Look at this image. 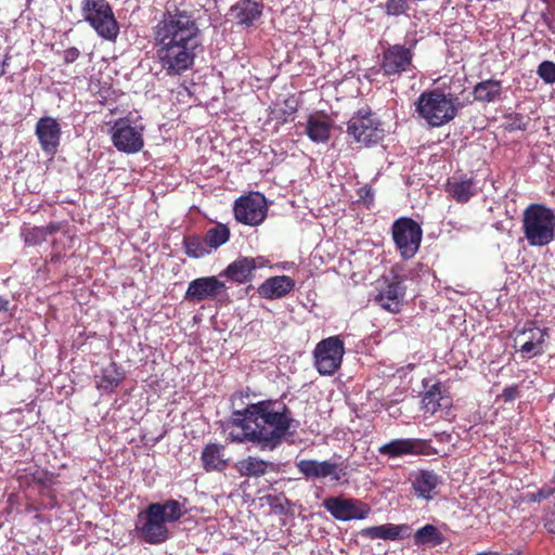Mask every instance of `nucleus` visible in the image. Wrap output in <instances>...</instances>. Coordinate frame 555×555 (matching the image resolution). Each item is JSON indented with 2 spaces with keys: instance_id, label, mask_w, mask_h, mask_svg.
I'll return each instance as SVG.
<instances>
[{
  "instance_id": "obj_24",
  "label": "nucleus",
  "mask_w": 555,
  "mask_h": 555,
  "mask_svg": "<svg viewBox=\"0 0 555 555\" xmlns=\"http://www.w3.org/2000/svg\"><path fill=\"white\" fill-rule=\"evenodd\" d=\"M450 405L451 400L442 395L438 384L433 385L422 398V408L430 415L441 412V416H448Z\"/></svg>"
},
{
  "instance_id": "obj_1",
  "label": "nucleus",
  "mask_w": 555,
  "mask_h": 555,
  "mask_svg": "<svg viewBox=\"0 0 555 555\" xmlns=\"http://www.w3.org/2000/svg\"><path fill=\"white\" fill-rule=\"evenodd\" d=\"M294 420L281 401L264 400L235 411L224 426L227 439L232 442H253L261 450H273L289 434Z\"/></svg>"
},
{
  "instance_id": "obj_12",
  "label": "nucleus",
  "mask_w": 555,
  "mask_h": 555,
  "mask_svg": "<svg viewBox=\"0 0 555 555\" xmlns=\"http://www.w3.org/2000/svg\"><path fill=\"white\" fill-rule=\"evenodd\" d=\"M323 506L331 515L341 521L352 519H364L371 513V507L356 499H346L343 496H331L324 500Z\"/></svg>"
},
{
  "instance_id": "obj_10",
  "label": "nucleus",
  "mask_w": 555,
  "mask_h": 555,
  "mask_svg": "<svg viewBox=\"0 0 555 555\" xmlns=\"http://www.w3.org/2000/svg\"><path fill=\"white\" fill-rule=\"evenodd\" d=\"M114 146L127 154L142 150L144 145L143 128L133 125L128 118H120L114 122L109 130Z\"/></svg>"
},
{
  "instance_id": "obj_41",
  "label": "nucleus",
  "mask_w": 555,
  "mask_h": 555,
  "mask_svg": "<svg viewBox=\"0 0 555 555\" xmlns=\"http://www.w3.org/2000/svg\"><path fill=\"white\" fill-rule=\"evenodd\" d=\"M546 496H547V493H544L543 491H539V492L537 493V495L534 496V500H535V501H537V500H538V501H540V500H542V499H545Z\"/></svg>"
},
{
  "instance_id": "obj_17",
  "label": "nucleus",
  "mask_w": 555,
  "mask_h": 555,
  "mask_svg": "<svg viewBox=\"0 0 555 555\" xmlns=\"http://www.w3.org/2000/svg\"><path fill=\"white\" fill-rule=\"evenodd\" d=\"M61 126L53 117H41L36 125V135L46 154L54 155L61 140Z\"/></svg>"
},
{
  "instance_id": "obj_29",
  "label": "nucleus",
  "mask_w": 555,
  "mask_h": 555,
  "mask_svg": "<svg viewBox=\"0 0 555 555\" xmlns=\"http://www.w3.org/2000/svg\"><path fill=\"white\" fill-rule=\"evenodd\" d=\"M202 463L207 472L222 470L228 464L224 457V447L217 443L207 444L202 451Z\"/></svg>"
},
{
  "instance_id": "obj_19",
  "label": "nucleus",
  "mask_w": 555,
  "mask_h": 555,
  "mask_svg": "<svg viewBox=\"0 0 555 555\" xmlns=\"http://www.w3.org/2000/svg\"><path fill=\"white\" fill-rule=\"evenodd\" d=\"M266 259L262 257H240L220 274L237 283L248 282L257 268L266 267Z\"/></svg>"
},
{
  "instance_id": "obj_6",
  "label": "nucleus",
  "mask_w": 555,
  "mask_h": 555,
  "mask_svg": "<svg viewBox=\"0 0 555 555\" xmlns=\"http://www.w3.org/2000/svg\"><path fill=\"white\" fill-rule=\"evenodd\" d=\"M83 21L106 39L115 40L119 34V25L113 10L106 0H82L80 4Z\"/></svg>"
},
{
  "instance_id": "obj_7",
  "label": "nucleus",
  "mask_w": 555,
  "mask_h": 555,
  "mask_svg": "<svg viewBox=\"0 0 555 555\" xmlns=\"http://www.w3.org/2000/svg\"><path fill=\"white\" fill-rule=\"evenodd\" d=\"M345 345L339 336H331L317 344L314 366L321 375H333L341 365Z\"/></svg>"
},
{
  "instance_id": "obj_4",
  "label": "nucleus",
  "mask_w": 555,
  "mask_h": 555,
  "mask_svg": "<svg viewBox=\"0 0 555 555\" xmlns=\"http://www.w3.org/2000/svg\"><path fill=\"white\" fill-rule=\"evenodd\" d=\"M462 105L459 98L438 89L424 91L415 102V112L429 127L438 128L453 120Z\"/></svg>"
},
{
  "instance_id": "obj_39",
  "label": "nucleus",
  "mask_w": 555,
  "mask_h": 555,
  "mask_svg": "<svg viewBox=\"0 0 555 555\" xmlns=\"http://www.w3.org/2000/svg\"><path fill=\"white\" fill-rule=\"evenodd\" d=\"M516 390L513 388H507L503 391V397L505 400H512L515 397Z\"/></svg>"
},
{
  "instance_id": "obj_15",
  "label": "nucleus",
  "mask_w": 555,
  "mask_h": 555,
  "mask_svg": "<svg viewBox=\"0 0 555 555\" xmlns=\"http://www.w3.org/2000/svg\"><path fill=\"white\" fill-rule=\"evenodd\" d=\"M413 52L401 44L390 46L384 51L382 69L386 76L399 75L412 67Z\"/></svg>"
},
{
  "instance_id": "obj_23",
  "label": "nucleus",
  "mask_w": 555,
  "mask_h": 555,
  "mask_svg": "<svg viewBox=\"0 0 555 555\" xmlns=\"http://www.w3.org/2000/svg\"><path fill=\"white\" fill-rule=\"evenodd\" d=\"M360 534L370 540H399L410 535L408 525L385 524L380 526L367 527L361 530Z\"/></svg>"
},
{
  "instance_id": "obj_40",
  "label": "nucleus",
  "mask_w": 555,
  "mask_h": 555,
  "mask_svg": "<svg viewBox=\"0 0 555 555\" xmlns=\"http://www.w3.org/2000/svg\"><path fill=\"white\" fill-rule=\"evenodd\" d=\"M9 309V300L2 296H0V312L8 311Z\"/></svg>"
},
{
  "instance_id": "obj_8",
  "label": "nucleus",
  "mask_w": 555,
  "mask_h": 555,
  "mask_svg": "<svg viewBox=\"0 0 555 555\" xmlns=\"http://www.w3.org/2000/svg\"><path fill=\"white\" fill-rule=\"evenodd\" d=\"M422 229L411 218H399L392 224V237L400 255L412 258L418 250L422 241Z\"/></svg>"
},
{
  "instance_id": "obj_22",
  "label": "nucleus",
  "mask_w": 555,
  "mask_h": 555,
  "mask_svg": "<svg viewBox=\"0 0 555 555\" xmlns=\"http://www.w3.org/2000/svg\"><path fill=\"white\" fill-rule=\"evenodd\" d=\"M305 133L314 143H325L328 141L333 120L324 114H312L304 125Z\"/></svg>"
},
{
  "instance_id": "obj_30",
  "label": "nucleus",
  "mask_w": 555,
  "mask_h": 555,
  "mask_svg": "<svg viewBox=\"0 0 555 555\" xmlns=\"http://www.w3.org/2000/svg\"><path fill=\"white\" fill-rule=\"evenodd\" d=\"M412 486L417 496L430 500L436 493L438 476L433 472L422 470L414 476Z\"/></svg>"
},
{
  "instance_id": "obj_3",
  "label": "nucleus",
  "mask_w": 555,
  "mask_h": 555,
  "mask_svg": "<svg viewBox=\"0 0 555 555\" xmlns=\"http://www.w3.org/2000/svg\"><path fill=\"white\" fill-rule=\"evenodd\" d=\"M184 514L183 505L177 500L151 503L138 514L134 530L143 542L162 544L171 538L170 527Z\"/></svg>"
},
{
  "instance_id": "obj_36",
  "label": "nucleus",
  "mask_w": 555,
  "mask_h": 555,
  "mask_svg": "<svg viewBox=\"0 0 555 555\" xmlns=\"http://www.w3.org/2000/svg\"><path fill=\"white\" fill-rule=\"evenodd\" d=\"M409 10V0H388L385 5V12L389 16L404 14Z\"/></svg>"
},
{
  "instance_id": "obj_5",
  "label": "nucleus",
  "mask_w": 555,
  "mask_h": 555,
  "mask_svg": "<svg viewBox=\"0 0 555 555\" xmlns=\"http://www.w3.org/2000/svg\"><path fill=\"white\" fill-rule=\"evenodd\" d=\"M522 231L530 246L542 247L555 238V214L552 209L532 204L522 216Z\"/></svg>"
},
{
  "instance_id": "obj_20",
  "label": "nucleus",
  "mask_w": 555,
  "mask_h": 555,
  "mask_svg": "<svg viewBox=\"0 0 555 555\" xmlns=\"http://www.w3.org/2000/svg\"><path fill=\"white\" fill-rule=\"evenodd\" d=\"M262 4L253 0H241L232 5L229 12L230 18L241 27H251L262 15Z\"/></svg>"
},
{
  "instance_id": "obj_9",
  "label": "nucleus",
  "mask_w": 555,
  "mask_h": 555,
  "mask_svg": "<svg viewBox=\"0 0 555 555\" xmlns=\"http://www.w3.org/2000/svg\"><path fill=\"white\" fill-rule=\"evenodd\" d=\"M347 132L354 141L365 145L376 144L384 138V129L371 112L359 111L348 121Z\"/></svg>"
},
{
  "instance_id": "obj_31",
  "label": "nucleus",
  "mask_w": 555,
  "mask_h": 555,
  "mask_svg": "<svg viewBox=\"0 0 555 555\" xmlns=\"http://www.w3.org/2000/svg\"><path fill=\"white\" fill-rule=\"evenodd\" d=\"M501 89V82L498 80L489 79L481 81L474 88L475 100L493 102L500 95Z\"/></svg>"
},
{
  "instance_id": "obj_28",
  "label": "nucleus",
  "mask_w": 555,
  "mask_h": 555,
  "mask_svg": "<svg viewBox=\"0 0 555 555\" xmlns=\"http://www.w3.org/2000/svg\"><path fill=\"white\" fill-rule=\"evenodd\" d=\"M236 469L241 476L258 478L273 472L275 465L255 456H247L236 463Z\"/></svg>"
},
{
  "instance_id": "obj_33",
  "label": "nucleus",
  "mask_w": 555,
  "mask_h": 555,
  "mask_svg": "<svg viewBox=\"0 0 555 555\" xmlns=\"http://www.w3.org/2000/svg\"><path fill=\"white\" fill-rule=\"evenodd\" d=\"M414 538H415V542L417 544L439 545L443 541V538H442L441 533L433 525H426V526L420 528L415 532Z\"/></svg>"
},
{
  "instance_id": "obj_14",
  "label": "nucleus",
  "mask_w": 555,
  "mask_h": 555,
  "mask_svg": "<svg viewBox=\"0 0 555 555\" xmlns=\"http://www.w3.org/2000/svg\"><path fill=\"white\" fill-rule=\"evenodd\" d=\"M547 337L546 328L529 324L516 332L515 346L525 358L531 359L544 352Z\"/></svg>"
},
{
  "instance_id": "obj_16",
  "label": "nucleus",
  "mask_w": 555,
  "mask_h": 555,
  "mask_svg": "<svg viewBox=\"0 0 555 555\" xmlns=\"http://www.w3.org/2000/svg\"><path fill=\"white\" fill-rule=\"evenodd\" d=\"M297 468L307 478L330 477L338 482L346 476L345 467L332 461L301 460L297 463Z\"/></svg>"
},
{
  "instance_id": "obj_42",
  "label": "nucleus",
  "mask_w": 555,
  "mask_h": 555,
  "mask_svg": "<svg viewBox=\"0 0 555 555\" xmlns=\"http://www.w3.org/2000/svg\"><path fill=\"white\" fill-rule=\"evenodd\" d=\"M369 194H370V190H365L364 195H369Z\"/></svg>"
},
{
  "instance_id": "obj_32",
  "label": "nucleus",
  "mask_w": 555,
  "mask_h": 555,
  "mask_svg": "<svg viewBox=\"0 0 555 555\" xmlns=\"http://www.w3.org/2000/svg\"><path fill=\"white\" fill-rule=\"evenodd\" d=\"M185 253L192 258H202L211 253V249L205 237L202 240L197 236L189 237L184 241Z\"/></svg>"
},
{
  "instance_id": "obj_18",
  "label": "nucleus",
  "mask_w": 555,
  "mask_h": 555,
  "mask_svg": "<svg viewBox=\"0 0 555 555\" xmlns=\"http://www.w3.org/2000/svg\"><path fill=\"white\" fill-rule=\"evenodd\" d=\"M405 294V287L398 280L385 281L383 287L374 297V301L383 309L397 313L400 311Z\"/></svg>"
},
{
  "instance_id": "obj_13",
  "label": "nucleus",
  "mask_w": 555,
  "mask_h": 555,
  "mask_svg": "<svg viewBox=\"0 0 555 555\" xmlns=\"http://www.w3.org/2000/svg\"><path fill=\"white\" fill-rule=\"evenodd\" d=\"M227 296V286L217 276L197 278L189 283L184 299L201 302L207 299H221Z\"/></svg>"
},
{
  "instance_id": "obj_34",
  "label": "nucleus",
  "mask_w": 555,
  "mask_h": 555,
  "mask_svg": "<svg viewBox=\"0 0 555 555\" xmlns=\"http://www.w3.org/2000/svg\"><path fill=\"white\" fill-rule=\"evenodd\" d=\"M57 227L54 224H50L48 227H35L30 229H26L24 231V237L26 244L29 245H38L47 240L49 234H52L56 231Z\"/></svg>"
},
{
  "instance_id": "obj_25",
  "label": "nucleus",
  "mask_w": 555,
  "mask_h": 555,
  "mask_svg": "<svg viewBox=\"0 0 555 555\" xmlns=\"http://www.w3.org/2000/svg\"><path fill=\"white\" fill-rule=\"evenodd\" d=\"M295 286V282L287 275H278L267 279L258 288L262 298L273 299L287 295Z\"/></svg>"
},
{
  "instance_id": "obj_26",
  "label": "nucleus",
  "mask_w": 555,
  "mask_h": 555,
  "mask_svg": "<svg viewBox=\"0 0 555 555\" xmlns=\"http://www.w3.org/2000/svg\"><path fill=\"white\" fill-rule=\"evenodd\" d=\"M124 378V371L114 362L103 365L100 372L94 375L96 388L104 392H112Z\"/></svg>"
},
{
  "instance_id": "obj_38",
  "label": "nucleus",
  "mask_w": 555,
  "mask_h": 555,
  "mask_svg": "<svg viewBox=\"0 0 555 555\" xmlns=\"http://www.w3.org/2000/svg\"><path fill=\"white\" fill-rule=\"evenodd\" d=\"M78 56H79V50H78V49H76V48L67 49V50L65 51V55H64L65 61H66L67 63H73L74 61H76V60H77V57H78Z\"/></svg>"
},
{
  "instance_id": "obj_2",
  "label": "nucleus",
  "mask_w": 555,
  "mask_h": 555,
  "mask_svg": "<svg viewBox=\"0 0 555 555\" xmlns=\"http://www.w3.org/2000/svg\"><path fill=\"white\" fill-rule=\"evenodd\" d=\"M156 55L170 76L181 75L194 63L199 28L188 11L167 12L154 28Z\"/></svg>"
},
{
  "instance_id": "obj_37",
  "label": "nucleus",
  "mask_w": 555,
  "mask_h": 555,
  "mask_svg": "<svg viewBox=\"0 0 555 555\" xmlns=\"http://www.w3.org/2000/svg\"><path fill=\"white\" fill-rule=\"evenodd\" d=\"M539 77L546 83L555 82V63L551 61L542 62L538 67Z\"/></svg>"
},
{
  "instance_id": "obj_35",
  "label": "nucleus",
  "mask_w": 555,
  "mask_h": 555,
  "mask_svg": "<svg viewBox=\"0 0 555 555\" xmlns=\"http://www.w3.org/2000/svg\"><path fill=\"white\" fill-rule=\"evenodd\" d=\"M230 231L223 224H218L207 231L205 240L208 243L211 250L217 249L229 241Z\"/></svg>"
},
{
  "instance_id": "obj_11",
  "label": "nucleus",
  "mask_w": 555,
  "mask_h": 555,
  "mask_svg": "<svg viewBox=\"0 0 555 555\" xmlns=\"http://www.w3.org/2000/svg\"><path fill=\"white\" fill-rule=\"evenodd\" d=\"M268 206L260 193H250L240 197L234 204V215L238 222L247 225H258L267 217Z\"/></svg>"
},
{
  "instance_id": "obj_21",
  "label": "nucleus",
  "mask_w": 555,
  "mask_h": 555,
  "mask_svg": "<svg viewBox=\"0 0 555 555\" xmlns=\"http://www.w3.org/2000/svg\"><path fill=\"white\" fill-rule=\"evenodd\" d=\"M425 443L418 439H395L378 448L382 455L401 457L423 453Z\"/></svg>"
},
{
  "instance_id": "obj_27",
  "label": "nucleus",
  "mask_w": 555,
  "mask_h": 555,
  "mask_svg": "<svg viewBox=\"0 0 555 555\" xmlns=\"http://www.w3.org/2000/svg\"><path fill=\"white\" fill-rule=\"evenodd\" d=\"M447 191L457 203H466L476 194V184L472 178L453 177L447 183Z\"/></svg>"
}]
</instances>
